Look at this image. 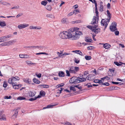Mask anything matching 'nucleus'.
<instances>
[{
  "instance_id": "cd10ccee",
  "label": "nucleus",
  "mask_w": 125,
  "mask_h": 125,
  "mask_svg": "<svg viewBox=\"0 0 125 125\" xmlns=\"http://www.w3.org/2000/svg\"><path fill=\"white\" fill-rule=\"evenodd\" d=\"M18 113V112L17 111H15L14 112V114L12 115V117L13 118H16L17 115Z\"/></svg>"
},
{
  "instance_id": "ea45409f",
  "label": "nucleus",
  "mask_w": 125,
  "mask_h": 125,
  "mask_svg": "<svg viewBox=\"0 0 125 125\" xmlns=\"http://www.w3.org/2000/svg\"><path fill=\"white\" fill-rule=\"evenodd\" d=\"M95 13L96 14V17H97V21H98L99 19V16H98V10H95Z\"/></svg>"
},
{
  "instance_id": "3c124183",
  "label": "nucleus",
  "mask_w": 125,
  "mask_h": 125,
  "mask_svg": "<svg viewBox=\"0 0 125 125\" xmlns=\"http://www.w3.org/2000/svg\"><path fill=\"white\" fill-rule=\"evenodd\" d=\"M57 54L59 55V56L60 57L62 56H61L62 54V52H57Z\"/></svg>"
},
{
  "instance_id": "de8ad7c7",
  "label": "nucleus",
  "mask_w": 125,
  "mask_h": 125,
  "mask_svg": "<svg viewBox=\"0 0 125 125\" xmlns=\"http://www.w3.org/2000/svg\"><path fill=\"white\" fill-rule=\"evenodd\" d=\"M45 48L44 46H38V49H39L40 50H43Z\"/></svg>"
},
{
  "instance_id": "20e7f679",
  "label": "nucleus",
  "mask_w": 125,
  "mask_h": 125,
  "mask_svg": "<svg viewBox=\"0 0 125 125\" xmlns=\"http://www.w3.org/2000/svg\"><path fill=\"white\" fill-rule=\"evenodd\" d=\"M116 26V23L115 22H113L110 27V30L112 31H114L117 30Z\"/></svg>"
},
{
  "instance_id": "2eb2a0df",
  "label": "nucleus",
  "mask_w": 125,
  "mask_h": 125,
  "mask_svg": "<svg viewBox=\"0 0 125 125\" xmlns=\"http://www.w3.org/2000/svg\"><path fill=\"white\" fill-rule=\"evenodd\" d=\"M61 21L62 23L66 24L68 22L67 19L65 18H64L62 19L61 20Z\"/></svg>"
},
{
  "instance_id": "a211bd4d",
  "label": "nucleus",
  "mask_w": 125,
  "mask_h": 125,
  "mask_svg": "<svg viewBox=\"0 0 125 125\" xmlns=\"http://www.w3.org/2000/svg\"><path fill=\"white\" fill-rule=\"evenodd\" d=\"M11 78L13 82H14L15 81L19 80L20 79V78L18 76H15V77H12Z\"/></svg>"
},
{
  "instance_id": "9b49d317",
  "label": "nucleus",
  "mask_w": 125,
  "mask_h": 125,
  "mask_svg": "<svg viewBox=\"0 0 125 125\" xmlns=\"http://www.w3.org/2000/svg\"><path fill=\"white\" fill-rule=\"evenodd\" d=\"M97 19V17L94 16L92 19V21L91 22V24L92 25H94L96 24Z\"/></svg>"
},
{
  "instance_id": "680f3d73",
  "label": "nucleus",
  "mask_w": 125,
  "mask_h": 125,
  "mask_svg": "<svg viewBox=\"0 0 125 125\" xmlns=\"http://www.w3.org/2000/svg\"><path fill=\"white\" fill-rule=\"evenodd\" d=\"M24 54H19V56L21 58H24Z\"/></svg>"
},
{
  "instance_id": "f03ea898",
  "label": "nucleus",
  "mask_w": 125,
  "mask_h": 125,
  "mask_svg": "<svg viewBox=\"0 0 125 125\" xmlns=\"http://www.w3.org/2000/svg\"><path fill=\"white\" fill-rule=\"evenodd\" d=\"M110 19L108 18L103 19L101 22V25L103 26H105V28H106L109 22Z\"/></svg>"
},
{
  "instance_id": "0e129e2a",
  "label": "nucleus",
  "mask_w": 125,
  "mask_h": 125,
  "mask_svg": "<svg viewBox=\"0 0 125 125\" xmlns=\"http://www.w3.org/2000/svg\"><path fill=\"white\" fill-rule=\"evenodd\" d=\"M1 45L2 46H6V42H4L3 43H2Z\"/></svg>"
},
{
  "instance_id": "b1692460",
  "label": "nucleus",
  "mask_w": 125,
  "mask_h": 125,
  "mask_svg": "<svg viewBox=\"0 0 125 125\" xmlns=\"http://www.w3.org/2000/svg\"><path fill=\"white\" fill-rule=\"evenodd\" d=\"M55 105H48L44 107H43V109H44L46 108H52L53 106Z\"/></svg>"
},
{
  "instance_id": "dca6fc26",
  "label": "nucleus",
  "mask_w": 125,
  "mask_h": 125,
  "mask_svg": "<svg viewBox=\"0 0 125 125\" xmlns=\"http://www.w3.org/2000/svg\"><path fill=\"white\" fill-rule=\"evenodd\" d=\"M85 41L87 42H92V40L91 38L89 37H86L84 39Z\"/></svg>"
},
{
  "instance_id": "79ce46f5",
  "label": "nucleus",
  "mask_w": 125,
  "mask_h": 125,
  "mask_svg": "<svg viewBox=\"0 0 125 125\" xmlns=\"http://www.w3.org/2000/svg\"><path fill=\"white\" fill-rule=\"evenodd\" d=\"M64 85V84L63 83H61L60 84L58 85L56 87H57V88L62 87V86H63V85Z\"/></svg>"
},
{
  "instance_id": "412c9836",
  "label": "nucleus",
  "mask_w": 125,
  "mask_h": 125,
  "mask_svg": "<svg viewBox=\"0 0 125 125\" xmlns=\"http://www.w3.org/2000/svg\"><path fill=\"white\" fill-rule=\"evenodd\" d=\"M74 66H73L69 67V70L70 73H74V71L73 70Z\"/></svg>"
},
{
  "instance_id": "09e8293b",
  "label": "nucleus",
  "mask_w": 125,
  "mask_h": 125,
  "mask_svg": "<svg viewBox=\"0 0 125 125\" xmlns=\"http://www.w3.org/2000/svg\"><path fill=\"white\" fill-rule=\"evenodd\" d=\"M119 63L118 62H115L114 63L117 66H119L122 65L121 63Z\"/></svg>"
},
{
  "instance_id": "864d4df0",
  "label": "nucleus",
  "mask_w": 125,
  "mask_h": 125,
  "mask_svg": "<svg viewBox=\"0 0 125 125\" xmlns=\"http://www.w3.org/2000/svg\"><path fill=\"white\" fill-rule=\"evenodd\" d=\"M19 8V6H15L13 7H12L11 8V9H18Z\"/></svg>"
},
{
  "instance_id": "c756f323",
  "label": "nucleus",
  "mask_w": 125,
  "mask_h": 125,
  "mask_svg": "<svg viewBox=\"0 0 125 125\" xmlns=\"http://www.w3.org/2000/svg\"><path fill=\"white\" fill-rule=\"evenodd\" d=\"M107 14L108 17L109 18L108 19H110L111 18V14L110 13L109 11L108 10H107Z\"/></svg>"
},
{
  "instance_id": "69168bd1",
  "label": "nucleus",
  "mask_w": 125,
  "mask_h": 125,
  "mask_svg": "<svg viewBox=\"0 0 125 125\" xmlns=\"http://www.w3.org/2000/svg\"><path fill=\"white\" fill-rule=\"evenodd\" d=\"M4 36L5 38H10L11 37V35H8L5 36Z\"/></svg>"
},
{
  "instance_id": "e433bc0d",
  "label": "nucleus",
  "mask_w": 125,
  "mask_h": 125,
  "mask_svg": "<svg viewBox=\"0 0 125 125\" xmlns=\"http://www.w3.org/2000/svg\"><path fill=\"white\" fill-rule=\"evenodd\" d=\"M45 93L44 91H42L40 92V94L41 95L44 96L45 95Z\"/></svg>"
},
{
  "instance_id": "c03bdc74",
  "label": "nucleus",
  "mask_w": 125,
  "mask_h": 125,
  "mask_svg": "<svg viewBox=\"0 0 125 125\" xmlns=\"http://www.w3.org/2000/svg\"><path fill=\"white\" fill-rule=\"evenodd\" d=\"M66 75L69 76H70V72L69 71V70H66Z\"/></svg>"
},
{
  "instance_id": "1a4fd4ad",
  "label": "nucleus",
  "mask_w": 125,
  "mask_h": 125,
  "mask_svg": "<svg viewBox=\"0 0 125 125\" xmlns=\"http://www.w3.org/2000/svg\"><path fill=\"white\" fill-rule=\"evenodd\" d=\"M29 28L31 29L40 30L42 29V27L39 26H31L29 27Z\"/></svg>"
},
{
  "instance_id": "58836bf2",
  "label": "nucleus",
  "mask_w": 125,
  "mask_h": 125,
  "mask_svg": "<svg viewBox=\"0 0 125 125\" xmlns=\"http://www.w3.org/2000/svg\"><path fill=\"white\" fill-rule=\"evenodd\" d=\"M7 82L5 81H4L3 84V87L4 88H6L7 86Z\"/></svg>"
},
{
  "instance_id": "774afa93",
  "label": "nucleus",
  "mask_w": 125,
  "mask_h": 125,
  "mask_svg": "<svg viewBox=\"0 0 125 125\" xmlns=\"http://www.w3.org/2000/svg\"><path fill=\"white\" fill-rule=\"evenodd\" d=\"M94 82L95 83H99V80L95 79L94 81Z\"/></svg>"
},
{
  "instance_id": "603ef678",
  "label": "nucleus",
  "mask_w": 125,
  "mask_h": 125,
  "mask_svg": "<svg viewBox=\"0 0 125 125\" xmlns=\"http://www.w3.org/2000/svg\"><path fill=\"white\" fill-rule=\"evenodd\" d=\"M11 97L10 96H4V98L5 99H10Z\"/></svg>"
},
{
  "instance_id": "13d9d810",
  "label": "nucleus",
  "mask_w": 125,
  "mask_h": 125,
  "mask_svg": "<svg viewBox=\"0 0 125 125\" xmlns=\"http://www.w3.org/2000/svg\"><path fill=\"white\" fill-rule=\"evenodd\" d=\"M107 8L108 9H110V4L109 3H108L107 5Z\"/></svg>"
},
{
  "instance_id": "473e14b6",
  "label": "nucleus",
  "mask_w": 125,
  "mask_h": 125,
  "mask_svg": "<svg viewBox=\"0 0 125 125\" xmlns=\"http://www.w3.org/2000/svg\"><path fill=\"white\" fill-rule=\"evenodd\" d=\"M85 58L87 60H89L91 59V57L90 56L86 55L85 56Z\"/></svg>"
},
{
  "instance_id": "0eeeda50",
  "label": "nucleus",
  "mask_w": 125,
  "mask_h": 125,
  "mask_svg": "<svg viewBox=\"0 0 125 125\" xmlns=\"http://www.w3.org/2000/svg\"><path fill=\"white\" fill-rule=\"evenodd\" d=\"M12 86H13V88L15 89H18L19 87H20L21 86L20 84L17 85V84L16 83H13L12 84Z\"/></svg>"
},
{
  "instance_id": "4468645a",
  "label": "nucleus",
  "mask_w": 125,
  "mask_h": 125,
  "mask_svg": "<svg viewBox=\"0 0 125 125\" xmlns=\"http://www.w3.org/2000/svg\"><path fill=\"white\" fill-rule=\"evenodd\" d=\"M24 81L27 83L28 84H30L31 83V81L30 79L28 78L26 79H23Z\"/></svg>"
},
{
  "instance_id": "6e6d98bb",
  "label": "nucleus",
  "mask_w": 125,
  "mask_h": 125,
  "mask_svg": "<svg viewBox=\"0 0 125 125\" xmlns=\"http://www.w3.org/2000/svg\"><path fill=\"white\" fill-rule=\"evenodd\" d=\"M74 12H73H73H71L68 14L67 16L69 17L70 16L74 14Z\"/></svg>"
},
{
  "instance_id": "c9c22d12",
  "label": "nucleus",
  "mask_w": 125,
  "mask_h": 125,
  "mask_svg": "<svg viewBox=\"0 0 125 125\" xmlns=\"http://www.w3.org/2000/svg\"><path fill=\"white\" fill-rule=\"evenodd\" d=\"M36 55H40L41 54H45L47 55H48V53H47L45 52H39L38 53H37L36 54Z\"/></svg>"
},
{
  "instance_id": "a18cd8bd",
  "label": "nucleus",
  "mask_w": 125,
  "mask_h": 125,
  "mask_svg": "<svg viewBox=\"0 0 125 125\" xmlns=\"http://www.w3.org/2000/svg\"><path fill=\"white\" fill-rule=\"evenodd\" d=\"M0 39L2 41V42H4L5 40V38L4 36H2L0 38Z\"/></svg>"
},
{
  "instance_id": "39448f33",
  "label": "nucleus",
  "mask_w": 125,
  "mask_h": 125,
  "mask_svg": "<svg viewBox=\"0 0 125 125\" xmlns=\"http://www.w3.org/2000/svg\"><path fill=\"white\" fill-rule=\"evenodd\" d=\"M29 26L28 24L25 23L21 24L17 26L18 28L20 29L24 28Z\"/></svg>"
},
{
  "instance_id": "a19ab883",
  "label": "nucleus",
  "mask_w": 125,
  "mask_h": 125,
  "mask_svg": "<svg viewBox=\"0 0 125 125\" xmlns=\"http://www.w3.org/2000/svg\"><path fill=\"white\" fill-rule=\"evenodd\" d=\"M73 12H74V14L75 15H76V14H77L79 12V11L78 10H75L73 11Z\"/></svg>"
},
{
  "instance_id": "72a5a7b5",
  "label": "nucleus",
  "mask_w": 125,
  "mask_h": 125,
  "mask_svg": "<svg viewBox=\"0 0 125 125\" xmlns=\"http://www.w3.org/2000/svg\"><path fill=\"white\" fill-rule=\"evenodd\" d=\"M46 16L47 17L51 18H53L54 17V15L52 14H47L46 15Z\"/></svg>"
},
{
  "instance_id": "4c0bfd02",
  "label": "nucleus",
  "mask_w": 125,
  "mask_h": 125,
  "mask_svg": "<svg viewBox=\"0 0 125 125\" xmlns=\"http://www.w3.org/2000/svg\"><path fill=\"white\" fill-rule=\"evenodd\" d=\"M76 53L78 54L79 55H81L83 56V54L82 52H81V51L80 50H77V52H76Z\"/></svg>"
},
{
  "instance_id": "338daca9",
  "label": "nucleus",
  "mask_w": 125,
  "mask_h": 125,
  "mask_svg": "<svg viewBox=\"0 0 125 125\" xmlns=\"http://www.w3.org/2000/svg\"><path fill=\"white\" fill-rule=\"evenodd\" d=\"M41 74L40 73H39V74H36V76L39 78H40L41 77Z\"/></svg>"
},
{
  "instance_id": "5701e85b",
  "label": "nucleus",
  "mask_w": 125,
  "mask_h": 125,
  "mask_svg": "<svg viewBox=\"0 0 125 125\" xmlns=\"http://www.w3.org/2000/svg\"><path fill=\"white\" fill-rule=\"evenodd\" d=\"M27 64L29 66H31V64H34L35 65L36 64L35 63H33L30 61H28L26 62Z\"/></svg>"
},
{
  "instance_id": "7c9ffc66",
  "label": "nucleus",
  "mask_w": 125,
  "mask_h": 125,
  "mask_svg": "<svg viewBox=\"0 0 125 125\" xmlns=\"http://www.w3.org/2000/svg\"><path fill=\"white\" fill-rule=\"evenodd\" d=\"M48 2L46 0H44L42 1L41 4L42 5L45 6L47 4Z\"/></svg>"
},
{
  "instance_id": "f3484780",
  "label": "nucleus",
  "mask_w": 125,
  "mask_h": 125,
  "mask_svg": "<svg viewBox=\"0 0 125 125\" xmlns=\"http://www.w3.org/2000/svg\"><path fill=\"white\" fill-rule=\"evenodd\" d=\"M94 28V29H93L92 31L95 33H97L100 31V29L99 28L96 29L95 28Z\"/></svg>"
},
{
  "instance_id": "393cba45",
  "label": "nucleus",
  "mask_w": 125,
  "mask_h": 125,
  "mask_svg": "<svg viewBox=\"0 0 125 125\" xmlns=\"http://www.w3.org/2000/svg\"><path fill=\"white\" fill-rule=\"evenodd\" d=\"M96 26H97L96 25H95L94 26L89 25L87 26V27L89 29H91L92 31L93 29L94 28H96Z\"/></svg>"
},
{
  "instance_id": "052dcab7",
  "label": "nucleus",
  "mask_w": 125,
  "mask_h": 125,
  "mask_svg": "<svg viewBox=\"0 0 125 125\" xmlns=\"http://www.w3.org/2000/svg\"><path fill=\"white\" fill-rule=\"evenodd\" d=\"M23 15V14L21 13H19L16 16L17 18H18L19 17L22 16Z\"/></svg>"
},
{
  "instance_id": "9d476101",
  "label": "nucleus",
  "mask_w": 125,
  "mask_h": 125,
  "mask_svg": "<svg viewBox=\"0 0 125 125\" xmlns=\"http://www.w3.org/2000/svg\"><path fill=\"white\" fill-rule=\"evenodd\" d=\"M86 78L89 80H93L94 79V75H89L86 77Z\"/></svg>"
},
{
  "instance_id": "2f4dec72",
  "label": "nucleus",
  "mask_w": 125,
  "mask_h": 125,
  "mask_svg": "<svg viewBox=\"0 0 125 125\" xmlns=\"http://www.w3.org/2000/svg\"><path fill=\"white\" fill-rule=\"evenodd\" d=\"M8 82L10 84H12L13 83H15L13 82L12 78H10L8 80Z\"/></svg>"
},
{
  "instance_id": "c85d7f7f",
  "label": "nucleus",
  "mask_w": 125,
  "mask_h": 125,
  "mask_svg": "<svg viewBox=\"0 0 125 125\" xmlns=\"http://www.w3.org/2000/svg\"><path fill=\"white\" fill-rule=\"evenodd\" d=\"M6 25V24L4 21H0V25L1 26H4Z\"/></svg>"
},
{
  "instance_id": "5fc2aeb1",
  "label": "nucleus",
  "mask_w": 125,
  "mask_h": 125,
  "mask_svg": "<svg viewBox=\"0 0 125 125\" xmlns=\"http://www.w3.org/2000/svg\"><path fill=\"white\" fill-rule=\"evenodd\" d=\"M1 4L6 6H7L8 5L10 4L9 3L6 2H4V3H1Z\"/></svg>"
},
{
  "instance_id": "4be33fe9",
  "label": "nucleus",
  "mask_w": 125,
  "mask_h": 125,
  "mask_svg": "<svg viewBox=\"0 0 125 125\" xmlns=\"http://www.w3.org/2000/svg\"><path fill=\"white\" fill-rule=\"evenodd\" d=\"M59 76L60 77H63L65 75L63 71H60L58 73Z\"/></svg>"
},
{
  "instance_id": "bf43d9fd",
  "label": "nucleus",
  "mask_w": 125,
  "mask_h": 125,
  "mask_svg": "<svg viewBox=\"0 0 125 125\" xmlns=\"http://www.w3.org/2000/svg\"><path fill=\"white\" fill-rule=\"evenodd\" d=\"M115 33L116 35H118L119 34V32L118 31H116L115 32Z\"/></svg>"
},
{
  "instance_id": "f704fd0d",
  "label": "nucleus",
  "mask_w": 125,
  "mask_h": 125,
  "mask_svg": "<svg viewBox=\"0 0 125 125\" xmlns=\"http://www.w3.org/2000/svg\"><path fill=\"white\" fill-rule=\"evenodd\" d=\"M18 100H25L26 99V98L25 97H21V96H19L18 97L17 99Z\"/></svg>"
},
{
  "instance_id": "ddd939ff",
  "label": "nucleus",
  "mask_w": 125,
  "mask_h": 125,
  "mask_svg": "<svg viewBox=\"0 0 125 125\" xmlns=\"http://www.w3.org/2000/svg\"><path fill=\"white\" fill-rule=\"evenodd\" d=\"M103 47L105 49H108L110 47L111 45L107 43H105L104 44Z\"/></svg>"
},
{
  "instance_id": "4d7b16f0",
  "label": "nucleus",
  "mask_w": 125,
  "mask_h": 125,
  "mask_svg": "<svg viewBox=\"0 0 125 125\" xmlns=\"http://www.w3.org/2000/svg\"><path fill=\"white\" fill-rule=\"evenodd\" d=\"M36 100V98H35V97L34 98H31L30 99H29V100L30 101H33L34 100Z\"/></svg>"
},
{
  "instance_id": "49530a36",
  "label": "nucleus",
  "mask_w": 125,
  "mask_h": 125,
  "mask_svg": "<svg viewBox=\"0 0 125 125\" xmlns=\"http://www.w3.org/2000/svg\"><path fill=\"white\" fill-rule=\"evenodd\" d=\"M70 90H73V91H76L74 87L71 86L70 88Z\"/></svg>"
},
{
  "instance_id": "37998d69",
  "label": "nucleus",
  "mask_w": 125,
  "mask_h": 125,
  "mask_svg": "<svg viewBox=\"0 0 125 125\" xmlns=\"http://www.w3.org/2000/svg\"><path fill=\"white\" fill-rule=\"evenodd\" d=\"M47 9L49 11H50L52 10V7L50 5L46 7Z\"/></svg>"
},
{
  "instance_id": "f8f14e48",
  "label": "nucleus",
  "mask_w": 125,
  "mask_h": 125,
  "mask_svg": "<svg viewBox=\"0 0 125 125\" xmlns=\"http://www.w3.org/2000/svg\"><path fill=\"white\" fill-rule=\"evenodd\" d=\"M78 83L82 82L85 81H86V78H84L83 77L81 78L79 77H78Z\"/></svg>"
},
{
  "instance_id": "6e6552de",
  "label": "nucleus",
  "mask_w": 125,
  "mask_h": 125,
  "mask_svg": "<svg viewBox=\"0 0 125 125\" xmlns=\"http://www.w3.org/2000/svg\"><path fill=\"white\" fill-rule=\"evenodd\" d=\"M36 92L34 91H30L28 93L29 96L31 97H32L34 96L36 94Z\"/></svg>"
},
{
  "instance_id": "aec40b11",
  "label": "nucleus",
  "mask_w": 125,
  "mask_h": 125,
  "mask_svg": "<svg viewBox=\"0 0 125 125\" xmlns=\"http://www.w3.org/2000/svg\"><path fill=\"white\" fill-rule=\"evenodd\" d=\"M16 42V40H14L7 42L9 46L13 44L14 43Z\"/></svg>"
},
{
  "instance_id": "8fccbe9b",
  "label": "nucleus",
  "mask_w": 125,
  "mask_h": 125,
  "mask_svg": "<svg viewBox=\"0 0 125 125\" xmlns=\"http://www.w3.org/2000/svg\"><path fill=\"white\" fill-rule=\"evenodd\" d=\"M24 48L26 49H32V46H25L24 47Z\"/></svg>"
},
{
  "instance_id": "a878e982",
  "label": "nucleus",
  "mask_w": 125,
  "mask_h": 125,
  "mask_svg": "<svg viewBox=\"0 0 125 125\" xmlns=\"http://www.w3.org/2000/svg\"><path fill=\"white\" fill-rule=\"evenodd\" d=\"M41 87L44 88H49V86L46 84H41L40 85Z\"/></svg>"
},
{
  "instance_id": "6ab92c4d",
  "label": "nucleus",
  "mask_w": 125,
  "mask_h": 125,
  "mask_svg": "<svg viewBox=\"0 0 125 125\" xmlns=\"http://www.w3.org/2000/svg\"><path fill=\"white\" fill-rule=\"evenodd\" d=\"M73 70L74 71V73H75L76 72H77L79 70V69L78 67H74Z\"/></svg>"
},
{
  "instance_id": "e2e57ef3",
  "label": "nucleus",
  "mask_w": 125,
  "mask_h": 125,
  "mask_svg": "<svg viewBox=\"0 0 125 125\" xmlns=\"http://www.w3.org/2000/svg\"><path fill=\"white\" fill-rule=\"evenodd\" d=\"M74 61L75 62L77 63H79V62H80V61L79 60H77L76 59H75L74 60Z\"/></svg>"
},
{
  "instance_id": "423d86ee",
  "label": "nucleus",
  "mask_w": 125,
  "mask_h": 125,
  "mask_svg": "<svg viewBox=\"0 0 125 125\" xmlns=\"http://www.w3.org/2000/svg\"><path fill=\"white\" fill-rule=\"evenodd\" d=\"M103 3L102 1H101L99 4V10L101 12H102L104 11V6L103 5Z\"/></svg>"
},
{
  "instance_id": "7ed1b4c3",
  "label": "nucleus",
  "mask_w": 125,
  "mask_h": 125,
  "mask_svg": "<svg viewBox=\"0 0 125 125\" xmlns=\"http://www.w3.org/2000/svg\"><path fill=\"white\" fill-rule=\"evenodd\" d=\"M78 77L73 76L69 80V82L71 83H78Z\"/></svg>"
},
{
  "instance_id": "bb28decb",
  "label": "nucleus",
  "mask_w": 125,
  "mask_h": 125,
  "mask_svg": "<svg viewBox=\"0 0 125 125\" xmlns=\"http://www.w3.org/2000/svg\"><path fill=\"white\" fill-rule=\"evenodd\" d=\"M33 80L34 82L36 83L39 84L40 83V81L36 78H34Z\"/></svg>"
},
{
  "instance_id": "f257e3e1",
  "label": "nucleus",
  "mask_w": 125,
  "mask_h": 125,
  "mask_svg": "<svg viewBox=\"0 0 125 125\" xmlns=\"http://www.w3.org/2000/svg\"><path fill=\"white\" fill-rule=\"evenodd\" d=\"M82 34L81 31H76L74 28H72L67 31L61 32L59 36L63 39H71L72 40H75L78 39L80 36Z\"/></svg>"
}]
</instances>
